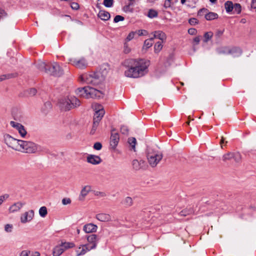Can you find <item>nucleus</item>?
I'll return each mask as SVG.
<instances>
[{"label": "nucleus", "instance_id": "obj_1", "mask_svg": "<svg viewBox=\"0 0 256 256\" xmlns=\"http://www.w3.org/2000/svg\"><path fill=\"white\" fill-rule=\"evenodd\" d=\"M150 61L140 59L126 60L123 63L124 66L126 68L124 74L126 77L138 78L146 74L150 65Z\"/></svg>", "mask_w": 256, "mask_h": 256}, {"label": "nucleus", "instance_id": "obj_2", "mask_svg": "<svg viewBox=\"0 0 256 256\" xmlns=\"http://www.w3.org/2000/svg\"><path fill=\"white\" fill-rule=\"evenodd\" d=\"M110 70V65L108 64H104L100 66L99 71L90 74H82L80 78L83 82L92 86H97L104 80Z\"/></svg>", "mask_w": 256, "mask_h": 256}, {"label": "nucleus", "instance_id": "obj_3", "mask_svg": "<svg viewBox=\"0 0 256 256\" xmlns=\"http://www.w3.org/2000/svg\"><path fill=\"white\" fill-rule=\"evenodd\" d=\"M37 68L40 70L54 76H60L63 74V70L59 64L56 62L46 64L42 62L38 64Z\"/></svg>", "mask_w": 256, "mask_h": 256}, {"label": "nucleus", "instance_id": "obj_4", "mask_svg": "<svg viewBox=\"0 0 256 256\" xmlns=\"http://www.w3.org/2000/svg\"><path fill=\"white\" fill-rule=\"evenodd\" d=\"M80 101L74 96H68L60 100L58 106L62 110L68 111L80 105Z\"/></svg>", "mask_w": 256, "mask_h": 256}, {"label": "nucleus", "instance_id": "obj_5", "mask_svg": "<svg viewBox=\"0 0 256 256\" xmlns=\"http://www.w3.org/2000/svg\"><path fill=\"white\" fill-rule=\"evenodd\" d=\"M76 93L79 96L86 98H100L102 94L100 90L90 86L78 88L76 90Z\"/></svg>", "mask_w": 256, "mask_h": 256}, {"label": "nucleus", "instance_id": "obj_6", "mask_svg": "<svg viewBox=\"0 0 256 256\" xmlns=\"http://www.w3.org/2000/svg\"><path fill=\"white\" fill-rule=\"evenodd\" d=\"M16 151L24 153H34L38 150L37 146L30 141L20 140Z\"/></svg>", "mask_w": 256, "mask_h": 256}, {"label": "nucleus", "instance_id": "obj_7", "mask_svg": "<svg viewBox=\"0 0 256 256\" xmlns=\"http://www.w3.org/2000/svg\"><path fill=\"white\" fill-rule=\"evenodd\" d=\"M162 158L161 152L149 148L147 152V159L149 164L152 167L156 166Z\"/></svg>", "mask_w": 256, "mask_h": 256}, {"label": "nucleus", "instance_id": "obj_8", "mask_svg": "<svg viewBox=\"0 0 256 256\" xmlns=\"http://www.w3.org/2000/svg\"><path fill=\"white\" fill-rule=\"evenodd\" d=\"M3 139L4 144L8 147L16 151L20 140L16 139L8 134H4Z\"/></svg>", "mask_w": 256, "mask_h": 256}, {"label": "nucleus", "instance_id": "obj_9", "mask_svg": "<svg viewBox=\"0 0 256 256\" xmlns=\"http://www.w3.org/2000/svg\"><path fill=\"white\" fill-rule=\"evenodd\" d=\"M34 217V212L32 210H30L24 212L20 214V222L22 224H25L30 222Z\"/></svg>", "mask_w": 256, "mask_h": 256}, {"label": "nucleus", "instance_id": "obj_10", "mask_svg": "<svg viewBox=\"0 0 256 256\" xmlns=\"http://www.w3.org/2000/svg\"><path fill=\"white\" fill-rule=\"evenodd\" d=\"M69 61L72 64L80 69H84L88 66L87 62L84 58H82L80 60L70 58L69 60Z\"/></svg>", "mask_w": 256, "mask_h": 256}, {"label": "nucleus", "instance_id": "obj_11", "mask_svg": "<svg viewBox=\"0 0 256 256\" xmlns=\"http://www.w3.org/2000/svg\"><path fill=\"white\" fill-rule=\"evenodd\" d=\"M10 124L18 131L19 134L22 138H24L26 136L27 132L22 124L14 121H10Z\"/></svg>", "mask_w": 256, "mask_h": 256}, {"label": "nucleus", "instance_id": "obj_12", "mask_svg": "<svg viewBox=\"0 0 256 256\" xmlns=\"http://www.w3.org/2000/svg\"><path fill=\"white\" fill-rule=\"evenodd\" d=\"M119 142V135L114 129L112 130L110 146L112 148L115 149Z\"/></svg>", "mask_w": 256, "mask_h": 256}, {"label": "nucleus", "instance_id": "obj_13", "mask_svg": "<svg viewBox=\"0 0 256 256\" xmlns=\"http://www.w3.org/2000/svg\"><path fill=\"white\" fill-rule=\"evenodd\" d=\"M24 203L21 202H18L14 203L8 208V211L10 214H14L18 212L22 208Z\"/></svg>", "mask_w": 256, "mask_h": 256}, {"label": "nucleus", "instance_id": "obj_14", "mask_svg": "<svg viewBox=\"0 0 256 256\" xmlns=\"http://www.w3.org/2000/svg\"><path fill=\"white\" fill-rule=\"evenodd\" d=\"M87 240L88 244H86L88 246V248L90 250L94 249L96 248L97 244V236L96 234H92L87 236Z\"/></svg>", "mask_w": 256, "mask_h": 256}, {"label": "nucleus", "instance_id": "obj_15", "mask_svg": "<svg viewBox=\"0 0 256 256\" xmlns=\"http://www.w3.org/2000/svg\"><path fill=\"white\" fill-rule=\"evenodd\" d=\"M88 245L81 244L76 250V256H80L86 254L90 250Z\"/></svg>", "mask_w": 256, "mask_h": 256}, {"label": "nucleus", "instance_id": "obj_16", "mask_svg": "<svg viewBox=\"0 0 256 256\" xmlns=\"http://www.w3.org/2000/svg\"><path fill=\"white\" fill-rule=\"evenodd\" d=\"M87 162L94 165L100 164L102 162L101 158L96 155L90 154L86 158Z\"/></svg>", "mask_w": 256, "mask_h": 256}, {"label": "nucleus", "instance_id": "obj_17", "mask_svg": "<svg viewBox=\"0 0 256 256\" xmlns=\"http://www.w3.org/2000/svg\"><path fill=\"white\" fill-rule=\"evenodd\" d=\"M98 226L92 223L85 224L83 227V230L86 233H92L96 232Z\"/></svg>", "mask_w": 256, "mask_h": 256}, {"label": "nucleus", "instance_id": "obj_18", "mask_svg": "<svg viewBox=\"0 0 256 256\" xmlns=\"http://www.w3.org/2000/svg\"><path fill=\"white\" fill-rule=\"evenodd\" d=\"M132 165L134 169L138 170L144 166L145 162L143 160H134L132 162Z\"/></svg>", "mask_w": 256, "mask_h": 256}, {"label": "nucleus", "instance_id": "obj_19", "mask_svg": "<svg viewBox=\"0 0 256 256\" xmlns=\"http://www.w3.org/2000/svg\"><path fill=\"white\" fill-rule=\"evenodd\" d=\"M96 218L100 221L104 222H109L111 220V216L109 214L105 213L98 214L96 216Z\"/></svg>", "mask_w": 256, "mask_h": 256}, {"label": "nucleus", "instance_id": "obj_20", "mask_svg": "<svg viewBox=\"0 0 256 256\" xmlns=\"http://www.w3.org/2000/svg\"><path fill=\"white\" fill-rule=\"evenodd\" d=\"M154 37L152 38H157L161 40V42H164L166 40V36L164 32L161 30L155 31L153 32Z\"/></svg>", "mask_w": 256, "mask_h": 256}, {"label": "nucleus", "instance_id": "obj_21", "mask_svg": "<svg viewBox=\"0 0 256 256\" xmlns=\"http://www.w3.org/2000/svg\"><path fill=\"white\" fill-rule=\"evenodd\" d=\"M98 16L102 20L104 21L108 20L110 17V13L104 10H100Z\"/></svg>", "mask_w": 256, "mask_h": 256}, {"label": "nucleus", "instance_id": "obj_22", "mask_svg": "<svg viewBox=\"0 0 256 256\" xmlns=\"http://www.w3.org/2000/svg\"><path fill=\"white\" fill-rule=\"evenodd\" d=\"M242 51L239 48H230V54L234 57H238L242 54Z\"/></svg>", "mask_w": 256, "mask_h": 256}, {"label": "nucleus", "instance_id": "obj_23", "mask_svg": "<svg viewBox=\"0 0 256 256\" xmlns=\"http://www.w3.org/2000/svg\"><path fill=\"white\" fill-rule=\"evenodd\" d=\"M91 190V186H86L82 190L80 196V198L82 200L88 194Z\"/></svg>", "mask_w": 256, "mask_h": 256}, {"label": "nucleus", "instance_id": "obj_24", "mask_svg": "<svg viewBox=\"0 0 256 256\" xmlns=\"http://www.w3.org/2000/svg\"><path fill=\"white\" fill-rule=\"evenodd\" d=\"M91 107L94 112H100L101 111L104 112L103 106L100 104L94 102L92 104Z\"/></svg>", "mask_w": 256, "mask_h": 256}, {"label": "nucleus", "instance_id": "obj_25", "mask_svg": "<svg viewBox=\"0 0 256 256\" xmlns=\"http://www.w3.org/2000/svg\"><path fill=\"white\" fill-rule=\"evenodd\" d=\"M63 248L62 247L60 244L55 246L53 250L52 254L53 256H60L64 252Z\"/></svg>", "mask_w": 256, "mask_h": 256}, {"label": "nucleus", "instance_id": "obj_26", "mask_svg": "<svg viewBox=\"0 0 256 256\" xmlns=\"http://www.w3.org/2000/svg\"><path fill=\"white\" fill-rule=\"evenodd\" d=\"M230 48L226 46L218 48L216 49V52L219 54H230Z\"/></svg>", "mask_w": 256, "mask_h": 256}, {"label": "nucleus", "instance_id": "obj_27", "mask_svg": "<svg viewBox=\"0 0 256 256\" xmlns=\"http://www.w3.org/2000/svg\"><path fill=\"white\" fill-rule=\"evenodd\" d=\"M205 18L208 20H212L218 18V14L214 12H210L205 14Z\"/></svg>", "mask_w": 256, "mask_h": 256}, {"label": "nucleus", "instance_id": "obj_28", "mask_svg": "<svg viewBox=\"0 0 256 256\" xmlns=\"http://www.w3.org/2000/svg\"><path fill=\"white\" fill-rule=\"evenodd\" d=\"M104 113H94L93 123L98 124L99 122L104 117Z\"/></svg>", "mask_w": 256, "mask_h": 256}, {"label": "nucleus", "instance_id": "obj_29", "mask_svg": "<svg viewBox=\"0 0 256 256\" xmlns=\"http://www.w3.org/2000/svg\"><path fill=\"white\" fill-rule=\"evenodd\" d=\"M234 4L231 1H227L224 4V6L226 12H232L234 9Z\"/></svg>", "mask_w": 256, "mask_h": 256}, {"label": "nucleus", "instance_id": "obj_30", "mask_svg": "<svg viewBox=\"0 0 256 256\" xmlns=\"http://www.w3.org/2000/svg\"><path fill=\"white\" fill-rule=\"evenodd\" d=\"M62 247L63 248L64 251V252L66 250L74 248V244L73 242H62L60 244Z\"/></svg>", "mask_w": 256, "mask_h": 256}, {"label": "nucleus", "instance_id": "obj_31", "mask_svg": "<svg viewBox=\"0 0 256 256\" xmlns=\"http://www.w3.org/2000/svg\"><path fill=\"white\" fill-rule=\"evenodd\" d=\"M163 42H158L154 46V52L156 54H158L162 50L163 45Z\"/></svg>", "mask_w": 256, "mask_h": 256}, {"label": "nucleus", "instance_id": "obj_32", "mask_svg": "<svg viewBox=\"0 0 256 256\" xmlns=\"http://www.w3.org/2000/svg\"><path fill=\"white\" fill-rule=\"evenodd\" d=\"M154 38H150L144 40L143 48L148 49L151 47L153 44Z\"/></svg>", "mask_w": 256, "mask_h": 256}, {"label": "nucleus", "instance_id": "obj_33", "mask_svg": "<svg viewBox=\"0 0 256 256\" xmlns=\"http://www.w3.org/2000/svg\"><path fill=\"white\" fill-rule=\"evenodd\" d=\"M38 213L41 217L45 218L48 214L47 208L44 206H42L39 209Z\"/></svg>", "mask_w": 256, "mask_h": 256}, {"label": "nucleus", "instance_id": "obj_34", "mask_svg": "<svg viewBox=\"0 0 256 256\" xmlns=\"http://www.w3.org/2000/svg\"><path fill=\"white\" fill-rule=\"evenodd\" d=\"M234 152H229L222 156V160L224 162L233 159Z\"/></svg>", "mask_w": 256, "mask_h": 256}, {"label": "nucleus", "instance_id": "obj_35", "mask_svg": "<svg viewBox=\"0 0 256 256\" xmlns=\"http://www.w3.org/2000/svg\"><path fill=\"white\" fill-rule=\"evenodd\" d=\"M123 203L126 206H130L133 204V200L132 198L128 196L124 198Z\"/></svg>", "mask_w": 256, "mask_h": 256}, {"label": "nucleus", "instance_id": "obj_36", "mask_svg": "<svg viewBox=\"0 0 256 256\" xmlns=\"http://www.w3.org/2000/svg\"><path fill=\"white\" fill-rule=\"evenodd\" d=\"M213 36V33L212 32H208L204 34V42H207L210 40L212 38Z\"/></svg>", "mask_w": 256, "mask_h": 256}, {"label": "nucleus", "instance_id": "obj_37", "mask_svg": "<svg viewBox=\"0 0 256 256\" xmlns=\"http://www.w3.org/2000/svg\"><path fill=\"white\" fill-rule=\"evenodd\" d=\"M158 12L156 10L150 9L148 10V16L150 18H154L158 16Z\"/></svg>", "mask_w": 256, "mask_h": 256}, {"label": "nucleus", "instance_id": "obj_38", "mask_svg": "<svg viewBox=\"0 0 256 256\" xmlns=\"http://www.w3.org/2000/svg\"><path fill=\"white\" fill-rule=\"evenodd\" d=\"M128 142L132 146V149L135 151V147L136 143V139L134 138H128Z\"/></svg>", "mask_w": 256, "mask_h": 256}, {"label": "nucleus", "instance_id": "obj_39", "mask_svg": "<svg viewBox=\"0 0 256 256\" xmlns=\"http://www.w3.org/2000/svg\"><path fill=\"white\" fill-rule=\"evenodd\" d=\"M232 10H234V13L240 14L242 10L240 4H235L234 5V9Z\"/></svg>", "mask_w": 256, "mask_h": 256}, {"label": "nucleus", "instance_id": "obj_40", "mask_svg": "<svg viewBox=\"0 0 256 256\" xmlns=\"http://www.w3.org/2000/svg\"><path fill=\"white\" fill-rule=\"evenodd\" d=\"M136 34V32H131L130 33H129L125 40L126 42L132 40L134 38Z\"/></svg>", "mask_w": 256, "mask_h": 256}, {"label": "nucleus", "instance_id": "obj_41", "mask_svg": "<svg viewBox=\"0 0 256 256\" xmlns=\"http://www.w3.org/2000/svg\"><path fill=\"white\" fill-rule=\"evenodd\" d=\"M104 5L106 8H111L114 4V0H104Z\"/></svg>", "mask_w": 256, "mask_h": 256}, {"label": "nucleus", "instance_id": "obj_42", "mask_svg": "<svg viewBox=\"0 0 256 256\" xmlns=\"http://www.w3.org/2000/svg\"><path fill=\"white\" fill-rule=\"evenodd\" d=\"M233 159L234 160L238 162L241 160V155L238 152H234Z\"/></svg>", "mask_w": 256, "mask_h": 256}, {"label": "nucleus", "instance_id": "obj_43", "mask_svg": "<svg viewBox=\"0 0 256 256\" xmlns=\"http://www.w3.org/2000/svg\"><path fill=\"white\" fill-rule=\"evenodd\" d=\"M0 76L2 78V80H4L6 79H9L14 78L15 76V75L14 74H8L2 75Z\"/></svg>", "mask_w": 256, "mask_h": 256}, {"label": "nucleus", "instance_id": "obj_44", "mask_svg": "<svg viewBox=\"0 0 256 256\" xmlns=\"http://www.w3.org/2000/svg\"><path fill=\"white\" fill-rule=\"evenodd\" d=\"M13 230V226L12 224H6L4 226V230L6 232H11Z\"/></svg>", "mask_w": 256, "mask_h": 256}, {"label": "nucleus", "instance_id": "obj_45", "mask_svg": "<svg viewBox=\"0 0 256 256\" xmlns=\"http://www.w3.org/2000/svg\"><path fill=\"white\" fill-rule=\"evenodd\" d=\"M7 16V14L5 10L0 8V20Z\"/></svg>", "mask_w": 256, "mask_h": 256}, {"label": "nucleus", "instance_id": "obj_46", "mask_svg": "<svg viewBox=\"0 0 256 256\" xmlns=\"http://www.w3.org/2000/svg\"><path fill=\"white\" fill-rule=\"evenodd\" d=\"M124 18L120 15H116L114 20V22L116 23L120 21H122L124 20Z\"/></svg>", "mask_w": 256, "mask_h": 256}, {"label": "nucleus", "instance_id": "obj_47", "mask_svg": "<svg viewBox=\"0 0 256 256\" xmlns=\"http://www.w3.org/2000/svg\"><path fill=\"white\" fill-rule=\"evenodd\" d=\"M188 22L190 25L194 26L198 22V20L196 18H190Z\"/></svg>", "mask_w": 256, "mask_h": 256}, {"label": "nucleus", "instance_id": "obj_48", "mask_svg": "<svg viewBox=\"0 0 256 256\" xmlns=\"http://www.w3.org/2000/svg\"><path fill=\"white\" fill-rule=\"evenodd\" d=\"M172 4V2L170 1H168V0H165L163 6L166 9L171 8Z\"/></svg>", "mask_w": 256, "mask_h": 256}, {"label": "nucleus", "instance_id": "obj_49", "mask_svg": "<svg viewBox=\"0 0 256 256\" xmlns=\"http://www.w3.org/2000/svg\"><path fill=\"white\" fill-rule=\"evenodd\" d=\"M120 132L124 134H127L128 132V129L126 126H122L120 128Z\"/></svg>", "mask_w": 256, "mask_h": 256}, {"label": "nucleus", "instance_id": "obj_50", "mask_svg": "<svg viewBox=\"0 0 256 256\" xmlns=\"http://www.w3.org/2000/svg\"><path fill=\"white\" fill-rule=\"evenodd\" d=\"M28 92L30 96H34L36 94L37 90L34 88H32L28 90Z\"/></svg>", "mask_w": 256, "mask_h": 256}, {"label": "nucleus", "instance_id": "obj_51", "mask_svg": "<svg viewBox=\"0 0 256 256\" xmlns=\"http://www.w3.org/2000/svg\"><path fill=\"white\" fill-rule=\"evenodd\" d=\"M102 148V145L101 143H100L99 142H96L94 145V148L96 150H101Z\"/></svg>", "mask_w": 256, "mask_h": 256}, {"label": "nucleus", "instance_id": "obj_52", "mask_svg": "<svg viewBox=\"0 0 256 256\" xmlns=\"http://www.w3.org/2000/svg\"><path fill=\"white\" fill-rule=\"evenodd\" d=\"M8 194L0 196V206L8 198Z\"/></svg>", "mask_w": 256, "mask_h": 256}, {"label": "nucleus", "instance_id": "obj_53", "mask_svg": "<svg viewBox=\"0 0 256 256\" xmlns=\"http://www.w3.org/2000/svg\"><path fill=\"white\" fill-rule=\"evenodd\" d=\"M98 125V124L93 123V126H92V128L90 130V134H94L95 133Z\"/></svg>", "mask_w": 256, "mask_h": 256}, {"label": "nucleus", "instance_id": "obj_54", "mask_svg": "<svg viewBox=\"0 0 256 256\" xmlns=\"http://www.w3.org/2000/svg\"><path fill=\"white\" fill-rule=\"evenodd\" d=\"M30 254V251L24 250L20 252V256H29Z\"/></svg>", "mask_w": 256, "mask_h": 256}, {"label": "nucleus", "instance_id": "obj_55", "mask_svg": "<svg viewBox=\"0 0 256 256\" xmlns=\"http://www.w3.org/2000/svg\"><path fill=\"white\" fill-rule=\"evenodd\" d=\"M71 8L72 9L77 10L79 8V5L77 2H72L71 4Z\"/></svg>", "mask_w": 256, "mask_h": 256}, {"label": "nucleus", "instance_id": "obj_56", "mask_svg": "<svg viewBox=\"0 0 256 256\" xmlns=\"http://www.w3.org/2000/svg\"><path fill=\"white\" fill-rule=\"evenodd\" d=\"M188 32L190 35H194L196 34L197 30L194 28H190L188 30Z\"/></svg>", "mask_w": 256, "mask_h": 256}, {"label": "nucleus", "instance_id": "obj_57", "mask_svg": "<svg viewBox=\"0 0 256 256\" xmlns=\"http://www.w3.org/2000/svg\"><path fill=\"white\" fill-rule=\"evenodd\" d=\"M137 32L139 36L146 35L148 34L147 31L144 30H138Z\"/></svg>", "mask_w": 256, "mask_h": 256}, {"label": "nucleus", "instance_id": "obj_58", "mask_svg": "<svg viewBox=\"0 0 256 256\" xmlns=\"http://www.w3.org/2000/svg\"><path fill=\"white\" fill-rule=\"evenodd\" d=\"M192 212V210H190V211L189 212H187L186 210H183L182 211H181L180 213V216H186L188 214H189L191 213Z\"/></svg>", "mask_w": 256, "mask_h": 256}, {"label": "nucleus", "instance_id": "obj_59", "mask_svg": "<svg viewBox=\"0 0 256 256\" xmlns=\"http://www.w3.org/2000/svg\"><path fill=\"white\" fill-rule=\"evenodd\" d=\"M70 202H71V200L70 198H64L62 200V203L64 205L69 204L70 203Z\"/></svg>", "mask_w": 256, "mask_h": 256}, {"label": "nucleus", "instance_id": "obj_60", "mask_svg": "<svg viewBox=\"0 0 256 256\" xmlns=\"http://www.w3.org/2000/svg\"><path fill=\"white\" fill-rule=\"evenodd\" d=\"M124 52L125 53H128L130 52V48L128 47L126 42L124 44Z\"/></svg>", "mask_w": 256, "mask_h": 256}, {"label": "nucleus", "instance_id": "obj_61", "mask_svg": "<svg viewBox=\"0 0 256 256\" xmlns=\"http://www.w3.org/2000/svg\"><path fill=\"white\" fill-rule=\"evenodd\" d=\"M173 61H174V56L172 54H170L168 59L167 62H168V64L170 65L171 64V62H172Z\"/></svg>", "mask_w": 256, "mask_h": 256}, {"label": "nucleus", "instance_id": "obj_62", "mask_svg": "<svg viewBox=\"0 0 256 256\" xmlns=\"http://www.w3.org/2000/svg\"><path fill=\"white\" fill-rule=\"evenodd\" d=\"M200 41V36H196L194 39V42L196 43V44H198Z\"/></svg>", "mask_w": 256, "mask_h": 256}, {"label": "nucleus", "instance_id": "obj_63", "mask_svg": "<svg viewBox=\"0 0 256 256\" xmlns=\"http://www.w3.org/2000/svg\"><path fill=\"white\" fill-rule=\"evenodd\" d=\"M40 253L38 252H33L30 254V256H40Z\"/></svg>", "mask_w": 256, "mask_h": 256}, {"label": "nucleus", "instance_id": "obj_64", "mask_svg": "<svg viewBox=\"0 0 256 256\" xmlns=\"http://www.w3.org/2000/svg\"><path fill=\"white\" fill-rule=\"evenodd\" d=\"M252 7L256 8V0H252L251 4Z\"/></svg>", "mask_w": 256, "mask_h": 256}]
</instances>
